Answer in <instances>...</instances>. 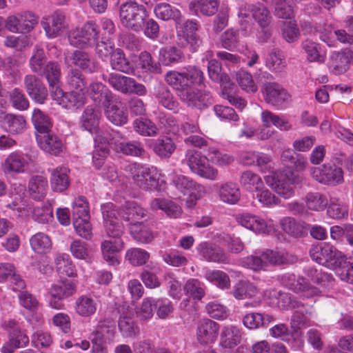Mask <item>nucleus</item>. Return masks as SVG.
<instances>
[{
  "label": "nucleus",
  "instance_id": "obj_1",
  "mask_svg": "<svg viewBox=\"0 0 353 353\" xmlns=\"http://www.w3.org/2000/svg\"><path fill=\"white\" fill-rule=\"evenodd\" d=\"M179 79H170V83H168L172 85L177 92V95L181 101L185 103L188 107L203 110L212 103V97L210 92L206 90H199L192 86L184 84L187 81L179 74H176Z\"/></svg>",
  "mask_w": 353,
  "mask_h": 353
},
{
  "label": "nucleus",
  "instance_id": "obj_2",
  "mask_svg": "<svg viewBox=\"0 0 353 353\" xmlns=\"http://www.w3.org/2000/svg\"><path fill=\"white\" fill-rule=\"evenodd\" d=\"M170 189L176 199H181L183 196L189 194L187 201L189 207H193L196 204V201L206 194L205 186L182 174L172 175Z\"/></svg>",
  "mask_w": 353,
  "mask_h": 353
},
{
  "label": "nucleus",
  "instance_id": "obj_3",
  "mask_svg": "<svg viewBox=\"0 0 353 353\" xmlns=\"http://www.w3.org/2000/svg\"><path fill=\"white\" fill-rule=\"evenodd\" d=\"M294 257L285 251H274L267 250L261 253L256 252L242 261L244 267L253 270H259L266 268L268 264L281 265L293 263Z\"/></svg>",
  "mask_w": 353,
  "mask_h": 353
},
{
  "label": "nucleus",
  "instance_id": "obj_4",
  "mask_svg": "<svg viewBox=\"0 0 353 353\" xmlns=\"http://www.w3.org/2000/svg\"><path fill=\"white\" fill-rule=\"evenodd\" d=\"M176 43L180 48H189L191 52H196L201 46L202 41L196 34L199 25L194 20L183 21V16L176 21Z\"/></svg>",
  "mask_w": 353,
  "mask_h": 353
},
{
  "label": "nucleus",
  "instance_id": "obj_5",
  "mask_svg": "<svg viewBox=\"0 0 353 353\" xmlns=\"http://www.w3.org/2000/svg\"><path fill=\"white\" fill-rule=\"evenodd\" d=\"M147 11L144 6L135 1H127L121 5L119 18L123 26L134 32L143 29Z\"/></svg>",
  "mask_w": 353,
  "mask_h": 353
},
{
  "label": "nucleus",
  "instance_id": "obj_6",
  "mask_svg": "<svg viewBox=\"0 0 353 353\" xmlns=\"http://www.w3.org/2000/svg\"><path fill=\"white\" fill-rule=\"evenodd\" d=\"M99 37V28L92 22L88 21L81 28H77L70 31L68 41L76 48H84L93 46Z\"/></svg>",
  "mask_w": 353,
  "mask_h": 353
},
{
  "label": "nucleus",
  "instance_id": "obj_7",
  "mask_svg": "<svg viewBox=\"0 0 353 353\" xmlns=\"http://www.w3.org/2000/svg\"><path fill=\"white\" fill-rule=\"evenodd\" d=\"M281 283L303 299H312L321 295V291L312 285L306 279L287 273L279 277Z\"/></svg>",
  "mask_w": 353,
  "mask_h": 353
},
{
  "label": "nucleus",
  "instance_id": "obj_8",
  "mask_svg": "<svg viewBox=\"0 0 353 353\" xmlns=\"http://www.w3.org/2000/svg\"><path fill=\"white\" fill-rule=\"evenodd\" d=\"M187 163L192 172L206 179L215 181L218 179L219 172L208 162L206 157L201 152L189 150L186 152Z\"/></svg>",
  "mask_w": 353,
  "mask_h": 353
},
{
  "label": "nucleus",
  "instance_id": "obj_9",
  "mask_svg": "<svg viewBox=\"0 0 353 353\" xmlns=\"http://www.w3.org/2000/svg\"><path fill=\"white\" fill-rule=\"evenodd\" d=\"M342 254L341 251L327 243L313 245L310 250V255L312 260L333 270L336 269Z\"/></svg>",
  "mask_w": 353,
  "mask_h": 353
},
{
  "label": "nucleus",
  "instance_id": "obj_10",
  "mask_svg": "<svg viewBox=\"0 0 353 353\" xmlns=\"http://www.w3.org/2000/svg\"><path fill=\"white\" fill-rule=\"evenodd\" d=\"M105 234L107 239L101 245L103 259L110 265L117 264V254L124 248V242L121 238L123 230H116Z\"/></svg>",
  "mask_w": 353,
  "mask_h": 353
},
{
  "label": "nucleus",
  "instance_id": "obj_11",
  "mask_svg": "<svg viewBox=\"0 0 353 353\" xmlns=\"http://www.w3.org/2000/svg\"><path fill=\"white\" fill-rule=\"evenodd\" d=\"M311 174L316 181L325 185H336L343 182L342 169L332 163L313 168Z\"/></svg>",
  "mask_w": 353,
  "mask_h": 353
},
{
  "label": "nucleus",
  "instance_id": "obj_12",
  "mask_svg": "<svg viewBox=\"0 0 353 353\" xmlns=\"http://www.w3.org/2000/svg\"><path fill=\"white\" fill-rule=\"evenodd\" d=\"M271 336L279 339L288 343L294 350H301L304 345V341L301 332L298 330H289L284 323H279L271 327L269 330Z\"/></svg>",
  "mask_w": 353,
  "mask_h": 353
},
{
  "label": "nucleus",
  "instance_id": "obj_13",
  "mask_svg": "<svg viewBox=\"0 0 353 353\" xmlns=\"http://www.w3.org/2000/svg\"><path fill=\"white\" fill-rule=\"evenodd\" d=\"M262 92L265 102L278 108H283L291 97L288 92L276 82L263 83Z\"/></svg>",
  "mask_w": 353,
  "mask_h": 353
},
{
  "label": "nucleus",
  "instance_id": "obj_14",
  "mask_svg": "<svg viewBox=\"0 0 353 353\" xmlns=\"http://www.w3.org/2000/svg\"><path fill=\"white\" fill-rule=\"evenodd\" d=\"M53 100L66 109H79L81 108L86 101L85 92L79 90H70L64 92L61 88H55L51 95Z\"/></svg>",
  "mask_w": 353,
  "mask_h": 353
},
{
  "label": "nucleus",
  "instance_id": "obj_15",
  "mask_svg": "<svg viewBox=\"0 0 353 353\" xmlns=\"http://www.w3.org/2000/svg\"><path fill=\"white\" fill-rule=\"evenodd\" d=\"M132 179L137 186L145 191L157 189L159 184L157 172L154 168L138 165L134 168Z\"/></svg>",
  "mask_w": 353,
  "mask_h": 353
},
{
  "label": "nucleus",
  "instance_id": "obj_16",
  "mask_svg": "<svg viewBox=\"0 0 353 353\" xmlns=\"http://www.w3.org/2000/svg\"><path fill=\"white\" fill-rule=\"evenodd\" d=\"M23 85L27 94L32 101L39 104L45 103L48 92L46 87L39 77L32 74L26 75L23 79Z\"/></svg>",
  "mask_w": 353,
  "mask_h": 353
},
{
  "label": "nucleus",
  "instance_id": "obj_17",
  "mask_svg": "<svg viewBox=\"0 0 353 353\" xmlns=\"http://www.w3.org/2000/svg\"><path fill=\"white\" fill-rule=\"evenodd\" d=\"M250 13L253 19L261 28H265L270 23V13L262 3H257L254 5L242 4L239 8L237 15L239 17L248 18Z\"/></svg>",
  "mask_w": 353,
  "mask_h": 353
},
{
  "label": "nucleus",
  "instance_id": "obj_18",
  "mask_svg": "<svg viewBox=\"0 0 353 353\" xmlns=\"http://www.w3.org/2000/svg\"><path fill=\"white\" fill-rule=\"evenodd\" d=\"M352 63H353V50L345 49L331 54L328 68L332 74L339 75L345 72Z\"/></svg>",
  "mask_w": 353,
  "mask_h": 353
},
{
  "label": "nucleus",
  "instance_id": "obj_19",
  "mask_svg": "<svg viewBox=\"0 0 353 353\" xmlns=\"http://www.w3.org/2000/svg\"><path fill=\"white\" fill-rule=\"evenodd\" d=\"M42 26L48 37L54 38L68 27L65 14L61 10H56L41 21Z\"/></svg>",
  "mask_w": 353,
  "mask_h": 353
},
{
  "label": "nucleus",
  "instance_id": "obj_20",
  "mask_svg": "<svg viewBox=\"0 0 353 353\" xmlns=\"http://www.w3.org/2000/svg\"><path fill=\"white\" fill-rule=\"evenodd\" d=\"M101 210L105 232H110L116 230H123V225L119 219V216H121V211L117 209L115 205L112 203H107L101 205Z\"/></svg>",
  "mask_w": 353,
  "mask_h": 353
},
{
  "label": "nucleus",
  "instance_id": "obj_21",
  "mask_svg": "<svg viewBox=\"0 0 353 353\" xmlns=\"http://www.w3.org/2000/svg\"><path fill=\"white\" fill-rule=\"evenodd\" d=\"M69 59L72 63L81 71L92 74L99 69V65L91 54L83 49L73 50L69 55Z\"/></svg>",
  "mask_w": 353,
  "mask_h": 353
},
{
  "label": "nucleus",
  "instance_id": "obj_22",
  "mask_svg": "<svg viewBox=\"0 0 353 353\" xmlns=\"http://www.w3.org/2000/svg\"><path fill=\"white\" fill-rule=\"evenodd\" d=\"M219 325L210 319H205L200 321L196 328V339L201 344L214 343L219 334Z\"/></svg>",
  "mask_w": 353,
  "mask_h": 353
},
{
  "label": "nucleus",
  "instance_id": "obj_23",
  "mask_svg": "<svg viewBox=\"0 0 353 353\" xmlns=\"http://www.w3.org/2000/svg\"><path fill=\"white\" fill-rule=\"evenodd\" d=\"M105 115L108 121L115 125H123L128 122V113L121 101L112 99L111 101L103 105Z\"/></svg>",
  "mask_w": 353,
  "mask_h": 353
},
{
  "label": "nucleus",
  "instance_id": "obj_24",
  "mask_svg": "<svg viewBox=\"0 0 353 353\" xmlns=\"http://www.w3.org/2000/svg\"><path fill=\"white\" fill-rule=\"evenodd\" d=\"M283 298L289 300L288 306L294 310L290 320L292 329L299 331L301 327L309 325V320L306 316V315L310 313L308 308L301 301L292 300L287 295L283 296Z\"/></svg>",
  "mask_w": 353,
  "mask_h": 353
},
{
  "label": "nucleus",
  "instance_id": "obj_25",
  "mask_svg": "<svg viewBox=\"0 0 353 353\" xmlns=\"http://www.w3.org/2000/svg\"><path fill=\"white\" fill-rule=\"evenodd\" d=\"M179 74L181 77L187 80V81L184 82V84H188V85L192 86V84L201 85L204 81V75L203 72L198 68L195 66H188L182 72L177 71H170L167 72L165 80L167 83H170V79L174 81L178 77L176 78V75ZM180 79V78H179ZM180 80H179V81Z\"/></svg>",
  "mask_w": 353,
  "mask_h": 353
},
{
  "label": "nucleus",
  "instance_id": "obj_26",
  "mask_svg": "<svg viewBox=\"0 0 353 353\" xmlns=\"http://www.w3.org/2000/svg\"><path fill=\"white\" fill-rule=\"evenodd\" d=\"M236 220L243 227L250 230L256 233H268L270 228L266 221L261 217L250 214L243 213L236 216Z\"/></svg>",
  "mask_w": 353,
  "mask_h": 353
},
{
  "label": "nucleus",
  "instance_id": "obj_27",
  "mask_svg": "<svg viewBox=\"0 0 353 353\" xmlns=\"http://www.w3.org/2000/svg\"><path fill=\"white\" fill-rule=\"evenodd\" d=\"M37 139L40 148L48 153L57 155L63 151L61 140L50 130L37 135Z\"/></svg>",
  "mask_w": 353,
  "mask_h": 353
},
{
  "label": "nucleus",
  "instance_id": "obj_28",
  "mask_svg": "<svg viewBox=\"0 0 353 353\" xmlns=\"http://www.w3.org/2000/svg\"><path fill=\"white\" fill-rule=\"evenodd\" d=\"M70 170L66 167H57L50 172V185L54 192H63L70 186V179L68 176Z\"/></svg>",
  "mask_w": 353,
  "mask_h": 353
},
{
  "label": "nucleus",
  "instance_id": "obj_29",
  "mask_svg": "<svg viewBox=\"0 0 353 353\" xmlns=\"http://www.w3.org/2000/svg\"><path fill=\"white\" fill-rule=\"evenodd\" d=\"M87 92L95 103L102 105L111 101L114 97L112 92L101 82L91 83Z\"/></svg>",
  "mask_w": 353,
  "mask_h": 353
},
{
  "label": "nucleus",
  "instance_id": "obj_30",
  "mask_svg": "<svg viewBox=\"0 0 353 353\" xmlns=\"http://www.w3.org/2000/svg\"><path fill=\"white\" fill-rule=\"evenodd\" d=\"M28 168V162L26 157L18 151L10 153L3 163V170L7 172L23 173Z\"/></svg>",
  "mask_w": 353,
  "mask_h": 353
},
{
  "label": "nucleus",
  "instance_id": "obj_31",
  "mask_svg": "<svg viewBox=\"0 0 353 353\" xmlns=\"http://www.w3.org/2000/svg\"><path fill=\"white\" fill-rule=\"evenodd\" d=\"M39 74L43 75L46 77L51 95L55 91V88H61V68L57 62H48L45 65L42 72Z\"/></svg>",
  "mask_w": 353,
  "mask_h": 353
},
{
  "label": "nucleus",
  "instance_id": "obj_32",
  "mask_svg": "<svg viewBox=\"0 0 353 353\" xmlns=\"http://www.w3.org/2000/svg\"><path fill=\"white\" fill-rule=\"evenodd\" d=\"M100 118V112L88 105L84 109L79 118V125L85 130L94 133L99 128Z\"/></svg>",
  "mask_w": 353,
  "mask_h": 353
},
{
  "label": "nucleus",
  "instance_id": "obj_33",
  "mask_svg": "<svg viewBox=\"0 0 353 353\" xmlns=\"http://www.w3.org/2000/svg\"><path fill=\"white\" fill-rule=\"evenodd\" d=\"M201 256L206 261L216 263H229V258L225 252L219 247L209 243H201L199 247Z\"/></svg>",
  "mask_w": 353,
  "mask_h": 353
},
{
  "label": "nucleus",
  "instance_id": "obj_34",
  "mask_svg": "<svg viewBox=\"0 0 353 353\" xmlns=\"http://www.w3.org/2000/svg\"><path fill=\"white\" fill-rule=\"evenodd\" d=\"M146 214V210L134 201L125 202L121 210V218L130 222V226L140 223L139 221Z\"/></svg>",
  "mask_w": 353,
  "mask_h": 353
},
{
  "label": "nucleus",
  "instance_id": "obj_35",
  "mask_svg": "<svg viewBox=\"0 0 353 353\" xmlns=\"http://www.w3.org/2000/svg\"><path fill=\"white\" fill-rule=\"evenodd\" d=\"M218 194L221 201L228 204H235L241 198L238 185L230 181L219 185Z\"/></svg>",
  "mask_w": 353,
  "mask_h": 353
},
{
  "label": "nucleus",
  "instance_id": "obj_36",
  "mask_svg": "<svg viewBox=\"0 0 353 353\" xmlns=\"http://www.w3.org/2000/svg\"><path fill=\"white\" fill-rule=\"evenodd\" d=\"M241 331L237 327H225L221 333L220 345L225 349H232L241 343Z\"/></svg>",
  "mask_w": 353,
  "mask_h": 353
},
{
  "label": "nucleus",
  "instance_id": "obj_37",
  "mask_svg": "<svg viewBox=\"0 0 353 353\" xmlns=\"http://www.w3.org/2000/svg\"><path fill=\"white\" fill-rule=\"evenodd\" d=\"M1 326L8 333L10 339H13L14 342L19 341V346L20 347H26L29 343V337L25 331L21 330L16 321L13 319L5 320Z\"/></svg>",
  "mask_w": 353,
  "mask_h": 353
},
{
  "label": "nucleus",
  "instance_id": "obj_38",
  "mask_svg": "<svg viewBox=\"0 0 353 353\" xmlns=\"http://www.w3.org/2000/svg\"><path fill=\"white\" fill-rule=\"evenodd\" d=\"M76 291L75 284L65 279L57 281L48 289V294L52 298L65 299L72 296Z\"/></svg>",
  "mask_w": 353,
  "mask_h": 353
},
{
  "label": "nucleus",
  "instance_id": "obj_39",
  "mask_svg": "<svg viewBox=\"0 0 353 353\" xmlns=\"http://www.w3.org/2000/svg\"><path fill=\"white\" fill-rule=\"evenodd\" d=\"M48 188V181L45 177L40 175L34 176L28 183L30 196L34 200L41 201L46 195Z\"/></svg>",
  "mask_w": 353,
  "mask_h": 353
},
{
  "label": "nucleus",
  "instance_id": "obj_40",
  "mask_svg": "<svg viewBox=\"0 0 353 353\" xmlns=\"http://www.w3.org/2000/svg\"><path fill=\"white\" fill-rule=\"evenodd\" d=\"M183 58V52L174 46L163 47L159 52V62L163 65H170L180 63Z\"/></svg>",
  "mask_w": 353,
  "mask_h": 353
},
{
  "label": "nucleus",
  "instance_id": "obj_41",
  "mask_svg": "<svg viewBox=\"0 0 353 353\" xmlns=\"http://www.w3.org/2000/svg\"><path fill=\"white\" fill-rule=\"evenodd\" d=\"M261 119L264 126L270 127L271 125H273L283 131H288L292 129V125L284 116L275 114L268 110L262 111Z\"/></svg>",
  "mask_w": 353,
  "mask_h": 353
},
{
  "label": "nucleus",
  "instance_id": "obj_42",
  "mask_svg": "<svg viewBox=\"0 0 353 353\" xmlns=\"http://www.w3.org/2000/svg\"><path fill=\"white\" fill-rule=\"evenodd\" d=\"M155 98L165 108L174 112L179 110V102L167 86H159L156 90Z\"/></svg>",
  "mask_w": 353,
  "mask_h": 353
},
{
  "label": "nucleus",
  "instance_id": "obj_43",
  "mask_svg": "<svg viewBox=\"0 0 353 353\" xmlns=\"http://www.w3.org/2000/svg\"><path fill=\"white\" fill-rule=\"evenodd\" d=\"M5 129L12 134L22 133L26 129V121L23 116L14 114H6L2 120Z\"/></svg>",
  "mask_w": 353,
  "mask_h": 353
},
{
  "label": "nucleus",
  "instance_id": "obj_44",
  "mask_svg": "<svg viewBox=\"0 0 353 353\" xmlns=\"http://www.w3.org/2000/svg\"><path fill=\"white\" fill-rule=\"evenodd\" d=\"M219 0L192 1L189 3V9L196 15L200 12L205 16H212L218 10Z\"/></svg>",
  "mask_w": 353,
  "mask_h": 353
},
{
  "label": "nucleus",
  "instance_id": "obj_45",
  "mask_svg": "<svg viewBox=\"0 0 353 353\" xmlns=\"http://www.w3.org/2000/svg\"><path fill=\"white\" fill-rule=\"evenodd\" d=\"M65 82L70 90L85 91L87 85L85 75L76 68L69 69L65 76Z\"/></svg>",
  "mask_w": 353,
  "mask_h": 353
},
{
  "label": "nucleus",
  "instance_id": "obj_46",
  "mask_svg": "<svg viewBox=\"0 0 353 353\" xmlns=\"http://www.w3.org/2000/svg\"><path fill=\"white\" fill-rule=\"evenodd\" d=\"M257 293L258 290L256 285L247 280L239 281L233 286L231 291L233 296L239 300L253 297Z\"/></svg>",
  "mask_w": 353,
  "mask_h": 353
},
{
  "label": "nucleus",
  "instance_id": "obj_47",
  "mask_svg": "<svg viewBox=\"0 0 353 353\" xmlns=\"http://www.w3.org/2000/svg\"><path fill=\"white\" fill-rule=\"evenodd\" d=\"M301 46L309 62L322 63L325 61V56L321 54L319 43L310 39H305L301 42Z\"/></svg>",
  "mask_w": 353,
  "mask_h": 353
},
{
  "label": "nucleus",
  "instance_id": "obj_48",
  "mask_svg": "<svg viewBox=\"0 0 353 353\" xmlns=\"http://www.w3.org/2000/svg\"><path fill=\"white\" fill-rule=\"evenodd\" d=\"M327 213L334 219H346L348 216V205L341 199L330 197Z\"/></svg>",
  "mask_w": 353,
  "mask_h": 353
},
{
  "label": "nucleus",
  "instance_id": "obj_49",
  "mask_svg": "<svg viewBox=\"0 0 353 353\" xmlns=\"http://www.w3.org/2000/svg\"><path fill=\"white\" fill-rule=\"evenodd\" d=\"M176 148V143L169 137L157 139L153 145V150L161 158L168 159L171 157Z\"/></svg>",
  "mask_w": 353,
  "mask_h": 353
},
{
  "label": "nucleus",
  "instance_id": "obj_50",
  "mask_svg": "<svg viewBox=\"0 0 353 353\" xmlns=\"http://www.w3.org/2000/svg\"><path fill=\"white\" fill-rule=\"evenodd\" d=\"M281 228L289 235L300 238L307 234V229L303 223L292 217H285L281 221Z\"/></svg>",
  "mask_w": 353,
  "mask_h": 353
},
{
  "label": "nucleus",
  "instance_id": "obj_51",
  "mask_svg": "<svg viewBox=\"0 0 353 353\" xmlns=\"http://www.w3.org/2000/svg\"><path fill=\"white\" fill-rule=\"evenodd\" d=\"M239 182L242 187L250 192L260 191L264 187L261 178L250 170L245 171L241 174Z\"/></svg>",
  "mask_w": 353,
  "mask_h": 353
},
{
  "label": "nucleus",
  "instance_id": "obj_52",
  "mask_svg": "<svg viewBox=\"0 0 353 353\" xmlns=\"http://www.w3.org/2000/svg\"><path fill=\"white\" fill-rule=\"evenodd\" d=\"M273 321L272 316L259 312L247 314L243 319V325L249 329H257L265 326Z\"/></svg>",
  "mask_w": 353,
  "mask_h": 353
},
{
  "label": "nucleus",
  "instance_id": "obj_53",
  "mask_svg": "<svg viewBox=\"0 0 353 353\" xmlns=\"http://www.w3.org/2000/svg\"><path fill=\"white\" fill-rule=\"evenodd\" d=\"M110 65L113 70L125 74H130L133 72L131 63L120 48H116L115 52L112 54L110 58Z\"/></svg>",
  "mask_w": 353,
  "mask_h": 353
},
{
  "label": "nucleus",
  "instance_id": "obj_54",
  "mask_svg": "<svg viewBox=\"0 0 353 353\" xmlns=\"http://www.w3.org/2000/svg\"><path fill=\"white\" fill-rule=\"evenodd\" d=\"M208 71L210 79L226 88L230 83V77L222 72L221 64L216 59H211L208 62Z\"/></svg>",
  "mask_w": 353,
  "mask_h": 353
},
{
  "label": "nucleus",
  "instance_id": "obj_55",
  "mask_svg": "<svg viewBox=\"0 0 353 353\" xmlns=\"http://www.w3.org/2000/svg\"><path fill=\"white\" fill-rule=\"evenodd\" d=\"M108 83L116 90L123 94L131 93L133 78L117 73H110L107 79Z\"/></svg>",
  "mask_w": 353,
  "mask_h": 353
},
{
  "label": "nucleus",
  "instance_id": "obj_56",
  "mask_svg": "<svg viewBox=\"0 0 353 353\" xmlns=\"http://www.w3.org/2000/svg\"><path fill=\"white\" fill-rule=\"evenodd\" d=\"M265 66L272 72H281L286 66L283 52L278 48L272 49L267 56Z\"/></svg>",
  "mask_w": 353,
  "mask_h": 353
},
{
  "label": "nucleus",
  "instance_id": "obj_57",
  "mask_svg": "<svg viewBox=\"0 0 353 353\" xmlns=\"http://www.w3.org/2000/svg\"><path fill=\"white\" fill-rule=\"evenodd\" d=\"M32 249L38 254H46L52 249V241L50 238L43 232L34 234L30 239Z\"/></svg>",
  "mask_w": 353,
  "mask_h": 353
},
{
  "label": "nucleus",
  "instance_id": "obj_58",
  "mask_svg": "<svg viewBox=\"0 0 353 353\" xmlns=\"http://www.w3.org/2000/svg\"><path fill=\"white\" fill-rule=\"evenodd\" d=\"M156 17L163 21L173 19L175 22L179 21L182 15L181 12L176 8L172 7L167 3H159L154 8Z\"/></svg>",
  "mask_w": 353,
  "mask_h": 353
},
{
  "label": "nucleus",
  "instance_id": "obj_59",
  "mask_svg": "<svg viewBox=\"0 0 353 353\" xmlns=\"http://www.w3.org/2000/svg\"><path fill=\"white\" fill-rule=\"evenodd\" d=\"M152 210H161L170 216L176 218L181 214V208L174 202L165 199H154L150 202Z\"/></svg>",
  "mask_w": 353,
  "mask_h": 353
},
{
  "label": "nucleus",
  "instance_id": "obj_60",
  "mask_svg": "<svg viewBox=\"0 0 353 353\" xmlns=\"http://www.w3.org/2000/svg\"><path fill=\"white\" fill-rule=\"evenodd\" d=\"M96 301L87 296H81L75 301V311L81 316L88 317L97 310Z\"/></svg>",
  "mask_w": 353,
  "mask_h": 353
},
{
  "label": "nucleus",
  "instance_id": "obj_61",
  "mask_svg": "<svg viewBox=\"0 0 353 353\" xmlns=\"http://www.w3.org/2000/svg\"><path fill=\"white\" fill-rule=\"evenodd\" d=\"M340 272L339 276L341 279L349 283L353 284V258L347 257L344 254L339 260L336 269Z\"/></svg>",
  "mask_w": 353,
  "mask_h": 353
},
{
  "label": "nucleus",
  "instance_id": "obj_62",
  "mask_svg": "<svg viewBox=\"0 0 353 353\" xmlns=\"http://www.w3.org/2000/svg\"><path fill=\"white\" fill-rule=\"evenodd\" d=\"M133 128L138 134L144 137H154L159 134L156 124L148 119H137L133 122Z\"/></svg>",
  "mask_w": 353,
  "mask_h": 353
},
{
  "label": "nucleus",
  "instance_id": "obj_63",
  "mask_svg": "<svg viewBox=\"0 0 353 353\" xmlns=\"http://www.w3.org/2000/svg\"><path fill=\"white\" fill-rule=\"evenodd\" d=\"M54 262L59 274L68 276H74L76 274L75 267L68 254H57Z\"/></svg>",
  "mask_w": 353,
  "mask_h": 353
},
{
  "label": "nucleus",
  "instance_id": "obj_64",
  "mask_svg": "<svg viewBox=\"0 0 353 353\" xmlns=\"http://www.w3.org/2000/svg\"><path fill=\"white\" fill-rule=\"evenodd\" d=\"M32 121L39 134L50 131L52 127L50 117L39 108L34 109L32 115Z\"/></svg>",
  "mask_w": 353,
  "mask_h": 353
}]
</instances>
